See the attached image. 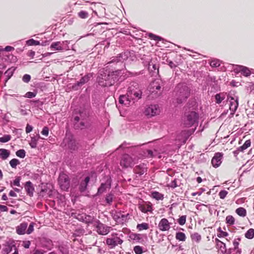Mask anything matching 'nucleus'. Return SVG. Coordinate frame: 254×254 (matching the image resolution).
<instances>
[{
  "instance_id": "f704fd0d",
  "label": "nucleus",
  "mask_w": 254,
  "mask_h": 254,
  "mask_svg": "<svg viewBox=\"0 0 254 254\" xmlns=\"http://www.w3.org/2000/svg\"><path fill=\"white\" fill-rule=\"evenodd\" d=\"M106 244L110 246L111 248H114L116 246V243L114 238H107L106 239Z\"/></svg>"
},
{
  "instance_id": "5fc2aeb1",
  "label": "nucleus",
  "mask_w": 254,
  "mask_h": 254,
  "mask_svg": "<svg viewBox=\"0 0 254 254\" xmlns=\"http://www.w3.org/2000/svg\"><path fill=\"white\" fill-rule=\"evenodd\" d=\"M121 212H116L114 214L113 216V219L117 222L118 223H121L122 220H121Z\"/></svg>"
},
{
  "instance_id": "e2e57ef3",
  "label": "nucleus",
  "mask_w": 254,
  "mask_h": 254,
  "mask_svg": "<svg viewBox=\"0 0 254 254\" xmlns=\"http://www.w3.org/2000/svg\"><path fill=\"white\" fill-rule=\"evenodd\" d=\"M177 181V179H175L174 180L172 181L169 184H168V187L173 189L176 188L178 186Z\"/></svg>"
},
{
  "instance_id": "680f3d73",
  "label": "nucleus",
  "mask_w": 254,
  "mask_h": 254,
  "mask_svg": "<svg viewBox=\"0 0 254 254\" xmlns=\"http://www.w3.org/2000/svg\"><path fill=\"white\" fill-rule=\"evenodd\" d=\"M37 94L36 92H27L25 95V97L28 98H32L35 97Z\"/></svg>"
},
{
  "instance_id": "69168bd1",
  "label": "nucleus",
  "mask_w": 254,
  "mask_h": 254,
  "mask_svg": "<svg viewBox=\"0 0 254 254\" xmlns=\"http://www.w3.org/2000/svg\"><path fill=\"white\" fill-rule=\"evenodd\" d=\"M20 180H21L20 177H16L15 180H13V181L12 185L15 186L20 187Z\"/></svg>"
},
{
  "instance_id": "c85d7f7f",
  "label": "nucleus",
  "mask_w": 254,
  "mask_h": 254,
  "mask_svg": "<svg viewBox=\"0 0 254 254\" xmlns=\"http://www.w3.org/2000/svg\"><path fill=\"white\" fill-rule=\"evenodd\" d=\"M236 213L241 217H245L247 215V211L245 208L240 207L236 209Z\"/></svg>"
},
{
  "instance_id": "6ab92c4d",
  "label": "nucleus",
  "mask_w": 254,
  "mask_h": 254,
  "mask_svg": "<svg viewBox=\"0 0 254 254\" xmlns=\"http://www.w3.org/2000/svg\"><path fill=\"white\" fill-rule=\"evenodd\" d=\"M139 208L142 212L144 213L148 212H152L153 210L152 205L150 202H146L145 204L140 205Z\"/></svg>"
},
{
  "instance_id": "4be33fe9",
  "label": "nucleus",
  "mask_w": 254,
  "mask_h": 254,
  "mask_svg": "<svg viewBox=\"0 0 254 254\" xmlns=\"http://www.w3.org/2000/svg\"><path fill=\"white\" fill-rule=\"evenodd\" d=\"M27 227V223L26 222H23L21 223L19 226L16 227V233L18 235H23L25 233V231L26 228Z\"/></svg>"
},
{
  "instance_id": "a211bd4d",
  "label": "nucleus",
  "mask_w": 254,
  "mask_h": 254,
  "mask_svg": "<svg viewBox=\"0 0 254 254\" xmlns=\"http://www.w3.org/2000/svg\"><path fill=\"white\" fill-rule=\"evenodd\" d=\"M90 180V177L86 176L83 180L80 182L79 185V190L81 192H84L86 190Z\"/></svg>"
},
{
  "instance_id": "39448f33",
  "label": "nucleus",
  "mask_w": 254,
  "mask_h": 254,
  "mask_svg": "<svg viewBox=\"0 0 254 254\" xmlns=\"http://www.w3.org/2000/svg\"><path fill=\"white\" fill-rule=\"evenodd\" d=\"M58 182L62 190L66 191L68 190L70 186V179L67 174L64 172L60 173Z\"/></svg>"
},
{
  "instance_id": "c756f323",
  "label": "nucleus",
  "mask_w": 254,
  "mask_h": 254,
  "mask_svg": "<svg viewBox=\"0 0 254 254\" xmlns=\"http://www.w3.org/2000/svg\"><path fill=\"white\" fill-rule=\"evenodd\" d=\"M245 237L248 239H252L254 238V229H249L245 234Z\"/></svg>"
},
{
  "instance_id": "c03bdc74",
  "label": "nucleus",
  "mask_w": 254,
  "mask_h": 254,
  "mask_svg": "<svg viewBox=\"0 0 254 254\" xmlns=\"http://www.w3.org/2000/svg\"><path fill=\"white\" fill-rule=\"evenodd\" d=\"M221 64L220 61L218 59L212 60L210 63V65L212 67H219Z\"/></svg>"
},
{
  "instance_id": "1a4fd4ad",
  "label": "nucleus",
  "mask_w": 254,
  "mask_h": 254,
  "mask_svg": "<svg viewBox=\"0 0 254 254\" xmlns=\"http://www.w3.org/2000/svg\"><path fill=\"white\" fill-rule=\"evenodd\" d=\"M134 163L133 158L128 154L124 155L120 161L121 166L125 168L131 167Z\"/></svg>"
},
{
  "instance_id": "79ce46f5",
  "label": "nucleus",
  "mask_w": 254,
  "mask_h": 254,
  "mask_svg": "<svg viewBox=\"0 0 254 254\" xmlns=\"http://www.w3.org/2000/svg\"><path fill=\"white\" fill-rule=\"evenodd\" d=\"M11 138V136L9 134H4L0 137V142L1 143H6L9 141Z\"/></svg>"
},
{
  "instance_id": "a18cd8bd",
  "label": "nucleus",
  "mask_w": 254,
  "mask_h": 254,
  "mask_svg": "<svg viewBox=\"0 0 254 254\" xmlns=\"http://www.w3.org/2000/svg\"><path fill=\"white\" fill-rule=\"evenodd\" d=\"M148 37L149 38H150L151 40H154L155 41H162L163 40V38H162L161 37H160L159 36L156 35L153 33H149L148 34Z\"/></svg>"
},
{
  "instance_id": "09e8293b",
  "label": "nucleus",
  "mask_w": 254,
  "mask_h": 254,
  "mask_svg": "<svg viewBox=\"0 0 254 254\" xmlns=\"http://www.w3.org/2000/svg\"><path fill=\"white\" fill-rule=\"evenodd\" d=\"M191 238L192 240L199 242L201 240V236L197 233H194L191 235Z\"/></svg>"
},
{
  "instance_id": "338daca9",
  "label": "nucleus",
  "mask_w": 254,
  "mask_h": 254,
  "mask_svg": "<svg viewBox=\"0 0 254 254\" xmlns=\"http://www.w3.org/2000/svg\"><path fill=\"white\" fill-rule=\"evenodd\" d=\"M130 238L134 240L139 242L141 240L140 235L138 234H133L130 236Z\"/></svg>"
},
{
  "instance_id": "f257e3e1",
  "label": "nucleus",
  "mask_w": 254,
  "mask_h": 254,
  "mask_svg": "<svg viewBox=\"0 0 254 254\" xmlns=\"http://www.w3.org/2000/svg\"><path fill=\"white\" fill-rule=\"evenodd\" d=\"M108 66L100 70L97 77L98 84L104 87H109L117 82L119 77L123 73L121 69L111 71L108 69Z\"/></svg>"
},
{
  "instance_id": "20e7f679",
  "label": "nucleus",
  "mask_w": 254,
  "mask_h": 254,
  "mask_svg": "<svg viewBox=\"0 0 254 254\" xmlns=\"http://www.w3.org/2000/svg\"><path fill=\"white\" fill-rule=\"evenodd\" d=\"M61 146L64 148L68 149L71 152L78 149V144L71 133L66 134Z\"/></svg>"
},
{
  "instance_id": "9d476101",
  "label": "nucleus",
  "mask_w": 254,
  "mask_h": 254,
  "mask_svg": "<svg viewBox=\"0 0 254 254\" xmlns=\"http://www.w3.org/2000/svg\"><path fill=\"white\" fill-rule=\"evenodd\" d=\"M96 228L97 233L101 235H105L110 232L111 227L102 223L98 220L96 221Z\"/></svg>"
},
{
  "instance_id": "423d86ee",
  "label": "nucleus",
  "mask_w": 254,
  "mask_h": 254,
  "mask_svg": "<svg viewBox=\"0 0 254 254\" xmlns=\"http://www.w3.org/2000/svg\"><path fill=\"white\" fill-rule=\"evenodd\" d=\"M142 91L139 88L138 85H131L127 89V95L130 99L139 100L141 98Z\"/></svg>"
},
{
  "instance_id": "c9c22d12",
  "label": "nucleus",
  "mask_w": 254,
  "mask_h": 254,
  "mask_svg": "<svg viewBox=\"0 0 254 254\" xmlns=\"http://www.w3.org/2000/svg\"><path fill=\"white\" fill-rule=\"evenodd\" d=\"M235 219L232 215H228L226 218V223L228 225H233L235 224Z\"/></svg>"
},
{
  "instance_id": "cd10ccee",
  "label": "nucleus",
  "mask_w": 254,
  "mask_h": 254,
  "mask_svg": "<svg viewBox=\"0 0 254 254\" xmlns=\"http://www.w3.org/2000/svg\"><path fill=\"white\" fill-rule=\"evenodd\" d=\"M151 196L157 200H163L164 198L163 194L156 191L152 192Z\"/></svg>"
},
{
  "instance_id": "4468645a",
  "label": "nucleus",
  "mask_w": 254,
  "mask_h": 254,
  "mask_svg": "<svg viewBox=\"0 0 254 254\" xmlns=\"http://www.w3.org/2000/svg\"><path fill=\"white\" fill-rule=\"evenodd\" d=\"M147 171V168L146 165L144 163L136 165L133 168V172L136 175H138V177H140L144 173H146Z\"/></svg>"
},
{
  "instance_id": "6e6552de",
  "label": "nucleus",
  "mask_w": 254,
  "mask_h": 254,
  "mask_svg": "<svg viewBox=\"0 0 254 254\" xmlns=\"http://www.w3.org/2000/svg\"><path fill=\"white\" fill-rule=\"evenodd\" d=\"M160 112L159 107L157 104H151L147 106L144 111L145 115L148 117H152L159 115Z\"/></svg>"
},
{
  "instance_id": "7ed1b4c3",
  "label": "nucleus",
  "mask_w": 254,
  "mask_h": 254,
  "mask_svg": "<svg viewBox=\"0 0 254 254\" xmlns=\"http://www.w3.org/2000/svg\"><path fill=\"white\" fill-rule=\"evenodd\" d=\"M198 113L194 111H189L185 113L183 118V124L186 127H190L198 126L199 120Z\"/></svg>"
},
{
  "instance_id": "9b49d317",
  "label": "nucleus",
  "mask_w": 254,
  "mask_h": 254,
  "mask_svg": "<svg viewBox=\"0 0 254 254\" xmlns=\"http://www.w3.org/2000/svg\"><path fill=\"white\" fill-rule=\"evenodd\" d=\"M3 248L2 252L3 254H8L10 253L13 249H14L16 247V243L13 240H9L6 241L3 245Z\"/></svg>"
},
{
  "instance_id": "e433bc0d",
  "label": "nucleus",
  "mask_w": 254,
  "mask_h": 254,
  "mask_svg": "<svg viewBox=\"0 0 254 254\" xmlns=\"http://www.w3.org/2000/svg\"><path fill=\"white\" fill-rule=\"evenodd\" d=\"M114 194L112 192L108 193L105 197V201L107 203L110 205L113 200Z\"/></svg>"
},
{
  "instance_id": "4d7b16f0",
  "label": "nucleus",
  "mask_w": 254,
  "mask_h": 254,
  "mask_svg": "<svg viewBox=\"0 0 254 254\" xmlns=\"http://www.w3.org/2000/svg\"><path fill=\"white\" fill-rule=\"evenodd\" d=\"M82 86V84L78 81L72 85L71 88L73 90L76 91L79 90Z\"/></svg>"
},
{
  "instance_id": "2f4dec72",
  "label": "nucleus",
  "mask_w": 254,
  "mask_h": 254,
  "mask_svg": "<svg viewBox=\"0 0 254 254\" xmlns=\"http://www.w3.org/2000/svg\"><path fill=\"white\" fill-rule=\"evenodd\" d=\"M176 239L180 241H185L186 236L185 233L181 232H178L176 233Z\"/></svg>"
},
{
  "instance_id": "0e129e2a",
  "label": "nucleus",
  "mask_w": 254,
  "mask_h": 254,
  "mask_svg": "<svg viewBox=\"0 0 254 254\" xmlns=\"http://www.w3.org/2000/svg\"><path fill=\"white\" fill-rule=\"evenodd\" d=\"M244 65H235L234 66V71L235 72H241L243 67H244Z\"/></svg>"
},
{
  "instance_id": "864d4df0",
  "label": "nucleus",
  "mask_w": 254,
  "mask_h": 254,
  "mask_svg": "<svg viewBox=\"0 0 254 254\" xmlns=\"http://www.w3.org/2000/svg\"><path fill=\"white\" fill-rule=\"evenodd\" d=\"M61 47H62L63 48H65V49H63V51H64V50L66 51L69 49L68 44H69V41H62V42H61Z\"/></svg>"
},
{
  "instance_id": "de8ad7c7",
  "label": "nucleus",
  "mask_w": 254,
  "mask_h": 254,
  "mask_svg": "<svg viewBox=\"0 0 254 254\" xmlns=\"http://www.w3.org/2000/svg\"><path fill=\"white\" fill-rule=\"evenodd\" d=\"M16 155L19 158H24L26 155V152L24 149H19L16 152Z\"/></svg>"
},
{
  "instance_id": "aec40b11",
  "label": "nucleus",
  "mask_w": 254,
  "mask_h": 254,
  "mask_svg": "<svg viewBox=\"0 0 254 254\" xmlns=\"http://www.w3.org/2000/svg\"><path fill=\"white\" fill-rule=\"evenodd\" d=\"M130 99L128 97V95H120L119 98V102L120 104L128 106L130 105Z\"/></svg>"
},
{
  "instance_id": "052dcab7",
  "label": "nucleus",
  "mask_w": 254,
  "mask_h": 254,
  "mask_svg": "<svg viewBox=\"0 0 254 254\" xmlns=\"http://www.w3.org/2000/svg\"><path fill=\"white\" fill-rule=\"evenodd\" d=\"M228 193V192L227 191L223 190H220V191L219 192L218 195L221 199H224L226 197V195H227Z\"/></svg>"
},
{
  "instance_id": "dca6fc26",
  "label": "nucleus",
  "mask_w": 254,
  "mask_h": 254,
  "mask_svg": "<svg viewBox=\"0 0 254 254\" xmlns=\"http://www.w3.org/2000/svg\"><path fill=\"white\" fill-rule=\"evenodd\" d=\"M24 188L26 192L27 195L30 197L33 196L35 189L31 182H30V181L26 182L25 183Z\"/></svg>"
},
{
  "instance_id": "473e14b6",
  "label": "nucleus",
  "mask_w": 254,
  "mask_h": 254,
  "mask_svg": "<svg viewBox=\"0 0 254 254\" xmlns=\"http://www.w3.org/2000/svg\"><path fill=\"white\" fill-rule=\"evenodd\" d=\"M217 248L220 251L221 254H225L226 252V245L223 242L218 244Z\"/></svg>"
},
{
  "instance_id": "49530a36",
  "label": "nucleus",
  "mask_w": 254,
  "mask_h": 254,
  "mask_svg": "<svg viewBox=\"0 0 254 254\" xmlns=\"http://www.w3.org/2000/svg\"><path fill=\"white\" fill-rule=\"evenodd\" d=\"M143 156L146 158H153L154 157V154L153 151L151 150H146L145 151H144Z\"/></svg>"
},
{
  "instance_id": "f3484780",
  "label": "nucleus",
  "mask_w": 254,
  "mask_h": 254,
  "mask_svg": "<svg viewBox=\"0 0 254 254\" xmlns=\"http://www.w3.org/2000/svg\"><path fill=\"white\" fill-rule=\"evenodd\" d=\"M231 100L230 101L229 109L232 112V114H234L238 107V98L237 97L236 99L232 97H230Z\"/></svg>"
},
{
  "instance_id": "f03ea898",
  "label": "nucleus",
  "mask_w": 254,
  "mask_h": 254,
  "mask_svg": "<svg viewBox=\"0 0 254 254\" xmlns=\"http://www.w3.org/2000/svg\"><path fill=\"white\" fill-rule=\"evenodd\" d=\"M190 89L185 83H180L176 86L174 92L176 103L181 104L187 101L190 94Z\"/></svg>"
},
{
  "instance_id": "a19ab883",
  "label": "nucleus",
  "mask_w": 254,
  "mask_h": 254,
  "mask_svg": "<svg viewBox=\"0 0 254 254\" xmlns=\"http://www.w3.org/2000/svg\"><path fill=\"white\" fill-rule=\"evenodd\" d=\"M26 44L28 46H33V45H40V41L35 40L33 39H30L26 41Z\"/></svg>"
},
{
  "instance_id": "774afa93",
  "label": "nucleus",
  "mask_w": 254,
  "mask_h": 254,
  "mask_svg": "<svg viewBox=\"0 0 254 254\" xmlns=\"http://www.w3.org/2000/svg\"><path fill=\"white\" fill-rule=\"evenodd\" d=\"M31 79V76L29 74H25L22 77V80L25 83H28Z\"/></svg>"
},
{
  "instance_id": "72a5a7b5",
  "label": "nucleus",
  "mask_w": 254,
  "mask_h": 254,
  "mask_svg": "<svg viewBox=\"0 0 254 254\" xmlns=\"http://www.w3.org/2000/svg\"><path fill=\"white\" fill-rule=\"evenodd\" d=\"M241 73L243 76L246 77H248L250 76L251 74V71L250 68L245 66H244V67H243Z\"/></svg>"
},
{
  "instance_id": "a878e982",
  "label": "nucleus",
  "mask_w": 254,
  "mask_h": 254,
  "mask_svg": "<svg viewBox=\"0 0 254 254\" xmlns=\"http://www.w3.org/2000/svg\"><path fill=\"white\" fill-rule=\"evenodd\" d=\"M92 77V73H87L84 76L82 77L79 81L82 84V85H83L85 83H87Z\"/></svg>"
},
{
  "instance_id": "37998d69",
  "label": "nucleus",
  "mask_w": 254,
  "mask_h": 254,
  "mask_svg": "<svg viewBox=\"0 0 254 254\" xmlns=\"http://www.w3.org/2000/svg\"><path fill=\"white\" fill-rule=\"evenodd\" d=\"M137 229L141 231L142 230H147L149 228V225L148 224L146 223H142L141 224H138L137 225Z\"/></svg>"
},
{
  "instance_id": "8fccbe9b",
  "label": "nucleus",
  "mask_w": 254,
  "mask_h": 254,
  "mask_svg": "<svg viewBox=\"0 0 254 254\" xmlns=\"http://www.w3.org/2000/svg\"><path fill=\"white\" fill-rule=\"evenodd\" d=\"M217 231L219 232L217 234V237L219 238L227 237L229 235L227 232L223 231L221 227H219Z\"/></svg>"
},
{
  "instance_id": "2eb2a0df",
  "label": "nucleus",
  "mask_w": 254,
  "mask_h": 254,
  "mask_svg": "<svg viewBox=\"0 0 254 254\" xmlns=\"http://www.w3.org/2000/svg\"><path fill=\"white\" fill-rule=\"evenodd\" d=\"M158 228L162 231H168L170 228V223L166 218H162L158 224Z\"/></svg>"
},
{
  "instance_id": "b1692460",
  "label": "nucleus",
  "mask_w": 254,
  "mask_h": 254,
  "mask_svg": "<svg viewBox=\"0 0 254 254\" xmlns=\"http://www.w3.org/2000/svg\"><path fill=\"white\" fill-rule=\"evenodd\" d=\"M10 151L6 149L0 148V156L2 160L6 159L10 155Z\"/></svg>"
},
{
  "instance_id": "ea45409f",
  "label": "nucleus",
  "mask_w": 254,
  "mask_h": 254,
  "mask_svg": "<svg viewBox=\"0 0 254 254\" xmlns=\"http://www.w3.org/2000/svg\"><path fill=\"white\" fill-rule=\"evenodd\" d=\"M20 163L19 160L16 158H13L9 161V164L12 168H16V166Z\"/></svg>"
},
{
  "instance_id": "5701e85b",
  "label": "nucleus",
  "mask_w": 254,
  "mask_h": 254,
  "mask_svg": "<svg viewBox=\"0 0 254 254\" xmlns=\"http://www.w3.org/2000/svg\"><path fill=\"white\" fill-rule=\"evenodd\" d=\"M58 250L62 254H69V248L66 245L63 244L59 245Z\"/></svg>"
},
{
  "instance_id": "0eeeda50",
  "label": "nucleus",
  "mask_w": 254,
  "mask_h": 254,
  "mask_svg": "<svg viewBox=\"0 0 254 254\" xmlns=\"http://www.w3.org/2000/svg\"><path fill=\"white\" fill-rule=\"evenodd\" d=\"M134 52L126 51L124 53H122L118 55V56L113 57L112 60L109 62L108 64H111L112 63H123L124 61L127 60L129 56H131V54H133Z\"/></svg>"
},
{
  "instance_id": "603ef678",
  "label": "nucleus",
  "mask_w": 254,
  "mask_h": 254,
  "mask_svg": "<svg viewBox=\"0 0 254 254\" xmlns=\"http://www.w3.org/2000/svg\"><path fill=\"white\" fill-rule=\"evenodd\" d=\"M133 251L136 254H142L143 253V248L140 246H135Z\"/></svg>"
},
{
  "instance_id": "393cba45",
  "label": "nucleus",
  "mask_w": 254,
  "mask_h": 254,
  "mask_svg": "<svg viewBox=\"0 0 254 254\" xmlns=\"http://www.w3.org/2000/svg\"><path fill=\"white\" fill-rule=\"evenodd\" d=\"M215 102L216 104H220L225 98V95L224 93H217L215 96Z\"/></svg>"
},
{
  "instance_id": "3c124183",
  "label": "nucleus",
  "mask_w": 254,
  "mask_h": 254,
  "mask_svg": "<svg viewBox=\"0 0 254 254\" xmlns=\"http://www.w3.org/2000/svg\"><path fill=\"white\" fill-rule=\"evenodd\" d=\"M78 16L81 18L85 19L88 17L89 14L87 11L81 10L78 13Z\"/></svg>"
},
{
  "instance_id": "bb28decb",
  "label": "nucleus",
  "mask_w": 254,
  "mask_h": 254,
  "mask_svg": "<svg viewBox=\"0 0 254 254\" xmlns=\"http://www.w3.org/2000/svg\"><path fill=\"white\" fill-rule=\"evenodd\" d=\"M61 44L60 41L55 42L51 44L50 48L54 50L62 51H63L64 48L61 47Z\"/></svg>"
},
{
  "instance_id": "58836bf2",
  "label": "nucleus",
  "mask_w": 254,
  "mask_h": 254,
  "mask_svg": "<svg viewBox=\"0 0 254 254\" xmlns=\"http://www.w3.org/2000/svg\"><path fill=\"white\" fill-rule=\"evenodd\" d=\"M72 216L80 221L83 222H84V216H85V213L77 214V215H76V213H72Z\"/></svg>"
},
{
  "instance_id": "6e6d98bb",
  "label": "nucleus",
  "mask_w": 254,
  "mask_h": 254,
  "mask_svg": "<svg viewBox=\"0 0 254 254\" xmlns=\"http://www.w3.org/2000/svg\"><path fill=\"white\" fill-rule=\"evenodd\" d=\"M186 215H182L178 219V222L180 225H184L186 222Z\"/></svg>"
},
{
  "instance_id": "4c0bfd02",
  "label": "nucleus",
  "mask_w": 254,
  "mask_h": 254,
  "mask_svg": "<svg viewBox=\"0 0 254 254\" xmlns=\"http://www.w3.org/2000/svg\"><path fill=\"white\" fill-rule=\"evenodd\" d=\"M251 141L250 139L247 140L243 144V145L239 147V149L240 150L244 151L245 150L247 149L249 147L251 146Z\"/></svg>"
},
{
  "instance_id": "ddd939ff",
  "label": "nucleus",
  "mask_w": 254,
  "mask_h": 254,
  "mask_svg": "<svg viewBox=\"0 0 254 254\" xmlns=\"http://www.w3.org/2000/svg\"><path fill=\"white\" fill-rule=\"evenodd\" d=\"M223 153L220 152L216 153L211 160V164L214 168L218 167L222 163Z\"/></svg>"
},
{
  "instance_id": "bf43d9fd",
  "label": "nucleus",
  "mask_w": 254,
  "mask_h": 254,
  "mask_svg": "<svg viewBox=\"0 0 254 254\" xmlns=\"http://www.w3.org/2000/svg\"><path fill=\"white\" fill-rule=\"evenodd\" d=\"M85 127V123L83 122H81L79 124L75 123L74 125V127L76 129H83Z\"/></svg>"
},
{
  "instance_id": "412c9836",
  "label": "nucleus",
  "mask_w": 254,
  "mask_h": 254,
  "mask_svg": "<svg viewBox=\"0 0 254 254\" xmlns=\"http://www.w3.org/2000/svg\"><path fill=\"white\" fill-rule=\"evenodd\" d=\"M147 61L144 63V65L148 66V70L151 71H154V72L156 70H157V72H158V66L155 64H151V60L150 58L147 59Z\"/></svg>"
},
{
  "instance_id": "f8f14e48",
  "label": "nucleus",
  "mask_w": 254,
  "mask_h": 254,
  "mask_svg": "<svg viewBox=\"0 0 254 254\" xmlns=\"http://www.w3.org/2000/svg\"><path fill=\"white\" fill-rule=\"evenodd\" d=\"M112 180L108 178L105 183H102L98 189L96 195H99L105 192L107 189H110L111 187Z\"/></svg>"
},
{
  "instance_id": "7c9ffc66",
  "label": "nucleus",
  "mask_w": 254,
  "mask_h": 254,
  "mask_svg": "<svg viewBox=\"0 0 254 254\" xmlns=\"http://www.w3.org/2000/svg\"><path fill=\"white\" fill-rule=\"evenodd\" d=\"M40 138L39 135H38V138L35 137H32L31 138V140L29 142V145L32 148H35L37 147V142L39 138Z\"/></svg>"
},
{
  "instance_id": "13d9d810",
  "label": "nucleus",
  "mask_w": 254,
  "mask_h": 254,
  "mask_svg": "<svg viewBox=\"0 0 254 254\" xmlns=\"http://www.w3.org/2000/svg\"><path fill=\"white\" fill-rule=\"evenodd\" d=\"M84 222L86 223H92L93 222V217L89 215H87L85 214V216H84Z\"/></svg>"
}]
</instances>
